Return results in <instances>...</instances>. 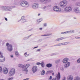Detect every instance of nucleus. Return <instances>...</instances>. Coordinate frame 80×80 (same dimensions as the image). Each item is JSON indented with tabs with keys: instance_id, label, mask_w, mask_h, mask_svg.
Segmentation results:
<instances>
[{
	"instance_id": "obj_52",
	"label": "nucleus",
	"mask_w": 80,
	"mask_h": 80,
	"mask_svg": "<svg viewBox=\"0 0 80 80\" xmlns=\"http://www.w3.org/2000/svg\"><path fill=\"white\" fill-rule=\"evenodd\" d=\"M10 57H11V58H13V55H11L10 56Z\"/></svg>"
},
{
	"instance_id": "obj_27",
	"label": "nucleus",
	"mask_w": 80,
	"mask_h": 80,
	"mask_svg": "<svg viewBox=\"0 0 80 80\" xmlns=\"http://www.w3.org/2000/svg\"><path fill=\"white\" fill-rule=\"evenodd\" d=\"M45 70H42L41 72V75H43L45 74Z\"/></svg>"
},
{
	"instance_id": "obj_10",
	"label": "nucleus",
	"mask_w": 80,
	"mask_h": 80,
	"mask_svg": "<svg viewBox=\"0 0 80 80\" xmlns=\"http://www.w3.org/2000/svg\"><path fill=\"white\" fill-rule=\"evenodd\" d=\"M74 11L76 13H80V10L79 9V8L78 7H76L74 8Z\"/></svg>"
},
{
	"instance_id": "obj_26",
	"label": "nucleus",
	"mask_w": 80,
	"mask_h": 80,
	"mask_svg": "<svg viewBox=\"0 0 80 80\" xmlns=\"http://www.w3.org/2000/svg\"><path fill=\"white\" fill-rule=\"evenodd\" d=\"M75 5L77 7H80V2H76L75 4Z\"/></svg>"
},
{
	"instance_id": "obj_39",
	"label": "nucleus",
	"mask_w": 80,
	"mask_h": 80,
	"mask_svg": "<svg viewBox=\"0 0 80 80\" xmlns=\"http://www.w3.org/2000/svg\"><path fill=\"white\" fill-rule=\"evenodd\" d=\"M3 56V54L1 52H0V58L2 57Z\"/></svg>"
},
{
	"instance_id": "obj_33",
	"label": "nucleus",
	"mask_w": 80,
	"mask_h": 80,
	"mask_svg": "<svg viewBox=\"0 0 80 80\" xmlns=\"http://www.w3.org/2000/svg\"><path fill=\"white\" fill-rule=\"evenodd\" d=\"M27 20H26V19H23L22 21V23H24V22H27Z\"/></svg>"
},
{
	"instance_id": "obj_44",
	"label": "nucleus",
	"mask_w": 80,
	"mask_h": 80,
	"mask_svg": "<svg viewBox=\"0 0 80 80\" xmlns=\"http://www.w3.org/2000/svg\"><path fill=\"white\" fill-rule=\"evenodd\" d=\"M66 80V77H64L62 78V80Z\"/></svg>"
},
{
	"instance_id": "obj_51",
	"label": "nucleus",
	"mask_w": 80,
	"mask_h": 80,
	"mask_svg": "<svg viewBox=\"0 0 80 80\" xmlns=\"http://www.w3.org/2000/svg\"><path fill=\"white\" fill-rule=\"evenodd\" d=\"M62 44V45H65V42H63L62 43H61Z\"/></svg>"
},
{
	"instance_id": "obj_35",
	"label": "nucleus",
	"mask_w": 80,
	"mask_h": 80,
	"mask_svg": "<svg viewBox=\"0 0 80 80\" xmlns=\"http://www.w3.org/2000/svg\"><path fill=\"white\" fill-rule=\"evenodd\" d=\"M46 3H48V2H51V0H46Z\"/></svg>"
},
{
	"instance_id": "obj_23",
	"label": "nucleus",
	"mask_w": 80,
	"mask_h": 80,
	"mask_svg": "<svg viewBox=\"0 0 80 80\" xmlns=\"http://www.w3.org/2000/svg\"><path fill=\"white\" fill-rule=\"evenodd\" d=\"M52 35V33H51L50 34H45L44 35H41V36L43 37V36H50V35Z\"/></svg>"
},
{
	"instance_id": "obj_16",
	"label": "nucleus",
	"mask_w": 80,
	"mask_h": 80,
	"mask_svg": "<svg viewBox=\"0 0 80 80\" xmlns=\"http://www.w3.org/2000/svg\"><path fill=\"white\" fill-rule=\"evenodd\" d=\"M5 59L4 57H3V56L2 57H0V62H3L5 61Z\"/></svg>"
},
{
	"instance_id": "obj_43",
	"label": "nucleus",
	"mask_w": 80,
	"mask_h": 80,
	"mask_svg": "<svg viewBox=\"0 0 80 80\" xmlns=\"http://www.w3.org/2000/svg\"><path fill=\"white\" fill-rule=\"evenodd\" d=\"M24 19H25V18H24V16H22L21 19V20H23Z\"/></svg>"
},
{
	"instance_id": "obj_60",
	"label": "nucleus",
	"mask_w": 80,
	"mask_h": 80,
	"mask_svg": "<svg viewBox=\"0 0 80 80\" xmlns=\"http://www.w3.org/2000/svg\"><path fill=\"white\" fill-rule=\"evenodd\" d=\"M72 0L73 2H75V1H76V0Z\"/></svg>"
},
{
	"instance_id": "obj_28",
	"label": "nucleus",
	"mask_w": 80,
	"mask_h": 80,
	"mask_svg": "<svg viewBox=\"0 0 80 80\" xmlns=\"http://www.w3.org/2000/svg\"><path fill=\"white\" fill-rule=\"evenodd\" d=\"M60 62V59H58L56 61L57 63H59Z\"/></svg>"
},
{
	"instance_id": "obj_48",
	"label": "nucleus",
	"mask_w": 80,
	"mask_h": 80,
	"mask_svg": "<svg viewBox=\"0 0 80 80\" xmlns=\"http://www.w3.org/2000/svg\"><path fill=\"white\" fill-rule=\"evenodd\" d=\"M44 27H47V23H44Z\"/></svg>"
},
{
	"instance_id": "obj_4",
	"label": "nucleus",
	"mask_w": 80,
	"mask_h": 80,
	"mask_svg": "<svg viewBox=\"0 0 80 80\" xmlns=\"http://www.w3.org/2000/svg\"><path fill=\"white\" fill-rule=\"evenodd\" d=\"M68 2L66 0H63L60 2L59 6L61 8H64L67 6Z\"/></svg>"
},
{
	"instance_id": "obj_12",
	"label": "nucleus",
	"mask_w": 80,
	"mask_h": 80,
	"mask_svg": "<svg viewBox=\"0 0 80 80\" xmlns=\"http://www.w3.org/2000/svg\"><path fill=\"white\" fill-rule=\"evenodd\" d=\"M37 70H38V68L37 66H33L32 68V71L33 72V73H35L37 71Z\"/></svg>"
},
{
	"instance_id": "obj_1",
	"label": "nucleus",
	"mask_w": 80,
	"mask_h": 80,
	"mask_svg": "<svg viewBox=\"0 0 80 80\" xmlns=\"http://www.w3.org/2000/svg\"><path fill=\"white\" fill-rule=\"evenodd\" d=\"M18 67L22 68V71L26 72V74H27V72H28V69H27V68H28L29 66H30V65L29 64L24 65L19 64L18 65Z\"/></svg>"
},
{
	"instance_id": "obj_64",
	"label": "nucleus",
	"mask_w": 80,
	"mask_h": 80,
	"mask_svg": "<svg viewBox=\"0 0 80 80\" xmlns=\"http://www.w3.org/2000/svg\"><path fill=\"white\" fill-rule=\"evenodd\" d=\"M1 80H4V79H1Z\"/></svg>"
},
{
	"instance_id": "obj_32",
	"label": "nucleus",
	"mask_w": 80,
	"mask_h": 80,
	"mask_svg": "<svg viewBox=\"0 0 80 80\" xmlns=\"http://www.w3.org/2000/svg\"><path fill=\"white\" fill-rule=\"evenodd\" d=\"M46 8H47V6H46L43 7V9L44 10L46 11Z\"/></svg>"
},
{
	"instance_id": "obj_53",
	"label": "nucleus",
	"mask_w": 80,
	"mask_h": 80,
	"mask_svg": "<svg viewBox=\"0 0 80 80\" xmlns=\"http://www.w3.org/2000/svg\"><path fill=\"white\" fill-rule=\"evenodd\" d=\"M39 41L40 42H42V39H40L39 40Z\"/></svg>"
},
{
	"instance_id": "obj_2",
	"label": "nucleus",
	"mask_w": 80,
	"mask_h": 80,
	"mask_svg": "<svg viewBox=\"0 0 80 80\" xmlns=\"http://www.w3.org/2000/svg\"><path fill=\"white\" fill-rule=\"evenodd\" d=\"M13 8H15V6H2L1 8V10L2 11H5L6 12H8L9 11H11L12 9Z\"/></svg>"
},
{
	"instance_id": "obj_50",
	"label": "nucleus",
	"mask_w": 80,
	"mask_h": 80,
	"mask_svg": "<svg viewBox=\"0 0 80 80\" xmlns=\"http://www.w3.org/2000/svg\"><path fill=\"white\" fill-rule=\"evenodd\" d=\"M29 80V78H27L25 79H24L23 80Z\"/></svg>"
},
{
	"instance_id": "obj_8",
	"label": "nucleus",
	"mask_w": 80,
	"mask_h": 80,
	"mask_svg": "<svg viewBox=\"0 0 80 80\" xmlns=\"http://www.w3.org/2000/svg\"><path fill=\"white\" fill-rule=\"evenodd\" d=\"M53 10L57 12H61V8L58 6H55L53 8Z\"/></svg>"
},
{
	"instance_id": "obj_7",
	"label": "nucleus",
	"mask_w": 80,
	"mask_h": 80,
	"mask_svg": "<svg viewBox=\"0 0 80 80\" xmlns=\"http://www.w3.org/2000/svg\"><path fill=\"white\" fill-rule=\"evenodd\" d=\"M6 46H7V49L9 52H12L13 50L12 46L11 44H9L8 43H7L6 44Z\"/></svg>"
},
{
	"instance_id": "obj_61",
	"label": "nucleus",
	"mask_w": 80,
	"mask_h": 80,
	"mask_svg": "<svg viewBox=\"0 0 80 80\" xmlns=\"http://www.w3.org/2000/svg\"><path fill=\"white\" fill-rule=\"evenodd\" d=\"M54 74H55V73H54V72H53V73H52V75H54Z\"/></svg>"
},
{
	"instance_id": "obj_36",
	"label": "nucleus",
	"mask_w": 80,
	"mask_h": 80,
	"mask_svg": "<svg viewBox=\"0 0 80 80\" xmlns=\"http://www.w3.org/2000/svg\"><path fill=\"white\" fill-rule=\"evenodd\" d=\"M77 62H78V63H80V58L78 59Z\"/></svg>"
},
{
	"instance_id": "obj_41",
	"label": "nucleus",
	"mask_w": 80,
	"mask_h": 80,
	"mask_svg": "<svg viewBox=\"0 0 80 80\" xmlns=\"http://www.w3.org/2000/svg\"><path fill=\"white\" fill-rule=\"evenodd\" d=\"M75 38H76V39H80V37H75Z\"/></svg>"
},
{
	"instance_id": "obj_11",
	"label": "nucleus",
	"mask_w": 80,
	"mask_h": 80,
	"mask_svg": "<svg viewBox=\"0 0 80 80\" xmlns=\"http://www.w3.org/2000/svg\"><path fill=\"white\" fill-rule=\"evenodd\" d=\"M74 30H71L70 31H66L65 32H61V34H67V33H74Z\"/></svg>"
},
{
	"instance_id": "obj_6",
	"label": "nucleus",
	"mask_w": 80,
	"mask_h": 80,
	"mask_svg": "<svg viewBox=\"0 0 80 80\" xmlns=\"http://www.w3.org/2000/svg\"><path fill=\"white\" fill-rule=\"evenodd\" d=\"M15 68H11L10 69V71L8 73L9 76L12 77V75H13L15 74Z\"/></svg>"
},
{
	"instance_id": "obj_62",
	"label": "nucleus",
	"mask_w": 80,
	"mask_h": 80,
	"mask_svg": "<svg viewBox=\"0 0 80 80\" xmlns=\"http://www.w3.org/2000/svg\"><path fill=\"white\" fill-rule=\"evenodd\" d=\"M38 16H40V13L38 14Z\"/></svg>"
},
{
	"instance_id": "obj_14",
	"label": "nucleus",
	"mask_w": 80,
	"mask_h": 80,
	"mask_svg": "<svg viewBox=\"0 0 80 80\" xmlns=\"http://www.w3.org/2000/svg\"><path fill=\"white\" fill-rule=\"evenodd\" d=\"M70 65V62H68L66 63H65V64L64 65V68H68V67Z\"/></svg>"
},
{
	"instance_id": "obj_17",
	"label": "nucleus",
	"mask_w": 80,
	"mask_h": 80,
	"mask_svg": "<svg viewBox=\"0 0 80 80\" xmlns=\"http://www.w3.org/2000/svg\"><path fill=\"white\" fill-rule=\"evenodd\" d=\"M73 78V76L70 75L68 76L67 78L68 80H72Z\"/></svg>"
},
{
	"instance_id": "obj_22",
	"label": "nucleus",
	"mask_w": 80,
	"mask_h": 80,
	"mask_svg": "<svg viewBox=\"0 0 80 80\" xmlns=\"http://www.w3.org/2000/svg\"><path fill=\"white\" fill-rule=\"evenodd\" d=\"M53 73V71L51 70L48 71L46 73V74L48 75V74H50V73Z\"/></svg>"
},
{
	"instance_id": "obj_54",
	"label": "nucleus",
	"mask_w": 80,
	"mask_h": 80,
	"mask_svg": "<svg viewBox=\"0 0 80 80\" xmlns=\"http://www.w3.org/2000/svg\"><path fill=\"white\" fill-rule=\"evenodd\" d=\"M5 18V20H6V21H8V19H7V18Z\"/></svg>"
},
{
	"instance_id": "obj_30",
	"label": "nucleus",
	"mask_w": 80,
	"mask_h": 80,
	"mask_svg": "<svg viewBox=\"0 0 80 80\" xmlns=\"http://www.w3.org/2000/svg\"><path fill=\"white\" fill-rule=\"evenodd\" d=\"M24 55L25 57H28L29 54H27V52H26L24 53Z\"/></svg>"
},
{
	"instance_id": "obj_42",
	"label": "nucleus",
	"mask_w": 80,
	"mask_h": 80,
	"mask_svg": "<svg viewBox=\"0 0 80 80\" xmlns=\"http://www.w3.org/2000/svg\"><path fill=\"white\" fill-rule=\"evenodd\" d=\"M13 80V78H8V80Z\"/></svg>"
},
{
	"instance_id": "obj_21",
	"label": "nucleus",
	"mask_w": 80,
	"mask_h": 80,
	"mask_svg": "<svg viewBox=\"0 0 80 80\" xmlns=\"http://www.w3.org/2000/svg\"><path fill=\"white\" fill-rule=\"evenodd\" d=\"M42 20H43L42 18H40L39 20H37V22L36 23L37 24H38V23H39L41 22H42Z\"/></svg>"
},
{
	"instance_id": "obj_59",
	"label": "nucleus",
	"mask_w": 80,
	"mask_h": 80,
	"mask_svg": "<svg viewBox=\"0 0 80 80\" xmlns=\"http://www.w3.org/2000/svg\"><path fill=\"white\" fill-rule=\"evenodd\" d=\"M31 36H32V35H30L28 37V38H29V37H31Z\"/></svg>"
},
{
	"instance_id": "obj_9",
	"label": "nucleus",
	"mask_w": 80,
	"mask_h": 80,
	"mask_svg": "<svg viewBox=\"0 0 80 80\" xmlns=\"http://www.w3.org/2000/svg\"><path fill=\"white\" fill-rule=\"evenodd\" d=\"M39 5L38 3H33L32 5V8L33 9H37L39 7Z\"/></svg>"
},
{
	"instance_id": "obj_49",
	"label": "nucleus",
	"mask_w": 80,
	"mask_h": 80,
	"mask_svg": "<svg viewBox=\"0 0 80 80\" xmlns=\"http://www.w3.org/2000/svg\"><path fill=\"white\" fill-rule=\"evenodd\" d=\"M39 51H40V49L37 50L36 52H39Z\"/></svg>"
},
{
	"instance_id": "obj_5",
	"label": "nucleus",
	"mask_w": 80,
	"mask_h": 80,
	"mask_svg": "<svg viewBox=\"0 0 80 80\" xmlns=\"http://www.w3.org/2000/svg\"><path fill=\"white\" fill-rule=\"evenodd\" d=\"M73 8L70 6H68L64 8V11L65 12H70L72 11Z\"/></svg>"
},
{
	"instance_id": "obj_31",
	"label": "nucleus",
	"mask_w": 80,
	"mask_h": 80,
	"mask_svg": "<svg viewBox=\"0 0 80 80\" xmlns=\"http://www.w3.org/2000/svg\"><path fill=\"white\" fill-rule=\"evenodd\" d=\"M62 45V43H59L58 44L56 45L55 46H61Z\"/></svg>"
},
{
	"instance_id": "obj_56",
	"label": "nucleus",
	"mask_w": 80,
	"mask_h": 80,
	"mask_svg": "<svg viewBox=\"0 0 80 80\" xmlns=\"http://www.w3.org/2000/svg\"><path fill=\"white\" fill-rule=\"evenodd\" d=\"M52 80H57V79H56V78H54Z\"/></svg>"
},
{
	"instance_id": "obj_55",
	"label": "nucleus",
	"mask_w": 80,
	"mask_h": 80,
	"mask_svg": "<svg viewBox=\"0 0 80 80\" xmlns=\"http://www.w3.org/2000/svg\"><path fill=\"white\" fill-rule=\"evenodd\" d=\"M38 46H37L36 47H34V48L33 49H35V48H38Z\"/></svg>"
},
{
	"instance_id": "obj_29",
	"label": "nucleus",
	"mask_w": 80,
	"mask_h": 80,
	"mask_svg": "<svg viewBox=\"0 0 80 80\" xmlns=\"http://www.w3.org/2000/svg\"><path fill=\"white\" fill-rule=\"evenodd\" d=\"M41 66L42 67H44L45 64L44 63V62H42L41 63Z\"/></svg>"
},
{
	"instance_id": "obj_57",
	"label": "nucleus",
	"mask_w": 80,
	"mask_h": 80,
	"mask_svg": "<svg viewBox=\"0 0 80 80\" xmlns=\"http://www.w3.org/2000/svg\"><path fill=\"white\" fill-rule=\"evenodd\" d=\"M51 5H49L48 7H51Z\"/></svg>"
},
{
	"instance_id": "obj_18",
	"label": "nucleus",
	"mask_w": 80,
	"mask_h": 80,
	"mask_svg": "<svg viewBox=\"0 0 80 80\" xmlns=\"http://www.w3.org/2000/svg\"><path fill=\"white\" fill-rule=\"evenodd\" d=\"M40 2L41 3L43 4H46L47 3L46 0H40Z\"/></svg>"
},
{
	"instance_id": "obj_46",
	"label": "nucleus",
	"mask_w": 80,
	"mask_h": 80,
	"mask_svg": "<svg viewBox=\"0 0 80 80\" xmlns=\"http://www.w3.org/2000/svg\"><path fill=\"white\" fill-rule=\"evenodd\" d=\"M68 42H65V45H68Z\"/></svg>"
},
{
	"instance_id": "obj_34",
	"label": "nucleus",
	"mask_w": 80,
	"mask_h": 80,
	"mask_svg": "<svg viewBox=\"0 0 80 80\" xmlns=\"http://www.w3.org/2000/svg\"><path fill=\"white\" fill-rule=\"evenodd\" d=\"M36 65H41V63L39 62H37Z\"/></svg>"
},
{
	"instance_id": "obj_20",
	"label": "nucleus",
	"mask_w": 80,
	"mask_h": 80,
	"mask_svg": "<svg viewBox=\"0 0 80 80\" xmlns=\"http://www.w3.org/2000/svg\"><path fill=\"white\" fill-rule=\"evenodd\" d=\"M46 67H48V68H50L51 67H52V64L50 63L47 64L46 65Z\"/></svg>"
},
{
	"instance_id": "obj_58",
	"label": "nucleus",
	"mask_w": 80,
	"mask_h": 80,
	"mask_svg": "<svg viewBox=\"0 0 80 80\" xmlns=\"http://www.w3.org/2000/svg\"><path fill=\"white\" fill-rule=\"evenodd\" d=\"M39 30H42V28H39Z\"/></svg>"
},
{
	"instance_id": "obj_63",
	"label": "nucleus",
	"mask_w": 80,
	"mask_h": 80,
	"mask_svg": "<svg viewBox=\"0 0 80 80\" xmlns=\"http://www.w3.org/2000/svg\"><path fill=\"white\" fill-rule=\"evenodd\" d=\"M26 38H28V37H26Z\"/></svg>"
},
{
	"instance_id": "obj_13",
	"label": "nucleus",
	"mask_w": 80,
	"mask_h": 80,
	"mask_svg": "<svg viewBox=\"0 0 80 80\" xmlns=\"http://www.w3.org/2000/svg\"><path fill=\"white\" fill-rule=\"evenodd\" d=\"M2 72L4 74H7L8 73V68L4 67L3 68Z\"/></svg>"
},
{
	"instance_id": "obj_38",
	"label": "nucleus",
	"mask_w": 80,
	"mask_h": 80,
	"mask_svg": "<svg viewBox=\"0 0 80 80\" xmlns=\"http://www.w3.org/2000/svg\"><path fill=\"white\" fill-rule=\"evenodd\" d=\"M2 67L0 66V72H2Z\"/></svg>"
},
{
	"instance_id": "obj_15",
	"label": "nucleus",
	"mask_w": 80,
	"mask_h": 80,
	"mask_svg": "<svg viewBox=\"0 0 80 80\" xmlns=\"http://www.w3.org/2000/svg\"><path fill=\"white\" fill-rule=\"evenodd\" d=\"M69 60L68 58H65L63 60L62 62L63 63H66L68 62Z\"/></svg>"
},
{
	"instance_id": "obj_37",
	"label": "nucleus",
	"mask_w": 80,
	"mask_h": 80,
	"mask_svg": "<svg viewBox=\"0 0 80 80\" xmlns=\"http://www.w3.org/2000/svg\"><path fill=\"white\" fill-rule=\"evenodd\" d=\"M57 53H53L51 54V56H53V55H56Z\"/></svg>"
},
{
	"instance_id": "obj_25",
	"label": "nucleus",
	"mask_w": 80,
	"mask_h": 80,
	"mask_svg": "<svg viewBox=\"0 0 80 80\" xmlns=\"http://www.w3.org/2000/svg\"><path fill=\"white\" fill-rule=\"evenodd\" d=\"M15 55H16L17 57H18V56L20 55V54H19V53H18V52L17 51L15 52Z\"/></svg>"
},
{
	"instance_id": "obj_47",
	"label": "nucleus",
	"mask_w": 80,
	"mask_h": 80,
	"mask_svg": "<svg viewBox=\"0 0 80 80\" xmlns=\"http://www.w3.org/2000/svg\"><path fill=\"white\" fill-rule=\"evenodd\" d=\"M32 60V59H31V58L29 59H28V60H27V62H28V61H30V60Z\"/></svg>"
},
{
	"instance_id": "obj_24",
	"label": "nucleus",
	"mask_w": 80,
	"mask_h": 80,
	"mask_svg": "<svg viewBox=\"0 0 80 80\" xmlns=\"http://www.w3.org/2000/svg\"><path fill=\"white\" fill-rule=\"evenodd\" d=\"M63 39H64L63 38H58L56 40V41H60V40H63Z\"/></svg>"
},
{
	"instance_id": "obj_3",
	"label": "nucleus",
	"mask_w": 80,
	"mask_h": 80,
	"mask_svg": "<svg viewBox=\"0 0 80 80\" xmlns=\"http://www.w3.org/2000/svg\"><path fill=\"white\" fill-rule=\"evenodd\" d=\"M20 5L24 8H28L30 6V3L27 1H22L20 2Z\"/></svg>"
},
{
	"instance_id": "obj_40",
	"label": "nucleus",
	"mask_w": 80,
	"mask_h": 80,
	"mask_svg": "<svg viewBox=\"0 0 80 80\" xmlns=\"http://www.w3.org/2000/svg\"><path fill=\"white\" fill-rule=\"evenodd\" d=\"M60 69L61 71H63V70H64V68H63V67H61Z\"/></svg>"
},
{
	"instance_id": "obj_45",
	"label": "nucleus",
	"mask_w": 80,
	"mask_h": 80,
	"mask_svg": "<svg viewBox=\"0 0 80 80\" xmlns=\"http://www.w3.org/2000/svg\"><path fill=\"white\" fill-rule=\"evenodd\" d=\"M52 78V76H50L49 78L48 79L49 80H51Z\"/></svg>"
},
{
	"instance_id": "obj_19",
	"label": "nucleus",
	"mask_w": 80,
	"mask_h": 80,
	"mask_svg": "<svg viewBox=\"0 0 80 80\" xmlns=\"http://www.w3.org/2000/svg\"><path fill=\"white\" fill-rule=\"evenodd\" d=\"M61 76H60V73L58 72V74L57 76V79L58 80H59L60 79Z\"/></svg>"
}]
</instances>
